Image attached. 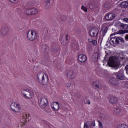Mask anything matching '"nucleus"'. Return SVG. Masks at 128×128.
Returning a JSON list of instances; mask_svg holds the SVG:
<instances>
[{"label": "nucleus", "instance_id": "nucleus-32", "mask_svg": "<svg viewBox=\"0 0 128 128\" xmlns=\"http://www.w3.org/2000/svg\"><path fill=\"white\" fill-rule=\"evenodd\" d=\"M98 122L99 128H102V122H100V120H98Z\"/></svg>", "mask_w": 128, "mask_h": 128}, {"label": "nucleus", "instance_id": "nucleus-35", "mask_svg": "<svg viewBox=\"0 0 128 128\" xmlns=\"http://www.w3.org/2000/svg\"><path fill=\"white\" fill-rule=\"evenodd\" d=\"M66 86L68 88H70V86H72V84L70 83H68L66 84Z\"/></svg>", "mask_w": 128, "mask_h": 128}, {"label": "nucleus", "instance_id": "nucleus-36", "mask_svg": "<svg viewBox=\"0 0 128 128\" xmlns=\"http://www.w3.org/2000/svg\"><path fill=\"white\" fill-rule=\"evenodd\" d=\"M93 40H94V39H92V38H88V42H92Z\"/></svg>", "mask_w": 128, "mask_h": 128}, {"label": "nucleus", "instance_id": "nucleus-13", "mask_svg": "<svg viewBox=\"0 0 128 128\" xmlns=\"http://www.w3.org/2000/svg\"><path fill=\"white\" fill-rule=\"evenodd\" d=\"M67 76L70 78V80H72V78H76V73L72 70H70L67 73Z\"/></svg>", "mask_w": 128, "mask_h": 128}, {"label": "nucleus", "instance_id": "nucleus-19", "mask_svg": "<svg viewBox=\"0 0 128 128\" xmlns=\"http://www.w3.org/2000/svg\"><path fill=\"white\" fill-rule=\"evenodd\" d=\"M8 28H6L4 27H2L1 30V34L3 36H4L6 34H8Z\"/></svg>", "mask_w": 128, "mask_h": 128}, {"label": "nucleus", "instance_id": "nucleus-18", "mask_svg": "<svg viewBox=\"0 0 128 128\" xmlns=\"http://www.w3.org/2000/svg\"><path fill=\"white\" fill-rule=\"evenodd\" d=\"M120 8H128V1H124L120 3Z\"/></svg>", "mask_w": 128, "mask_h": 128}, {"label": "nucleus", "instance_id": "nucleus-3", "mask_svg": "<svg viewBox=\"0 0 128 128\" xmlns=\"http://www.w3.org/2000/svg\"><path fill=\"white\" fill-rule=\"evenodd\" d=\"M108 64L110 68H118V66H120V62L116 61V58L114 56H111L109 58Z\"/></svg>", "mask_w": 128, "mask_h": 128}, {"label": "nucleus", "instance_id": "nucleus-9", "mask_svg": "<svg viewBox=\"0 0 128 128\" xmlns=\"http://www.w3.org/2000/svg\"><path fill=\"white\" fill-rule=\"evenodd\" d=\"M100 32V30L97 28H92L90 32V36L92 38H98V33Z\"/></svg>", "mask_w": 128, "mask_h": 128}, {"label": "nucleus", "instance_id": "nucleus-15", "mask_svg": "<svg viewBox=\"0 0 128 128\" xmlns=\"http://www.w3.org/2000/svg\"><path fill=\"white\" fill-rule=\"evenodd\" d=\"M116 78L118 80H122L124 78V71L122 70H120L116 74Z\"/></svg>", "mask_w": 128, "mask_h": 128}, {"label": "nucleus", "instance_id": "nucleus-24", "mask_svg": "<svg viewBox=\"0 0 128 128\" xmlns=\"http://www.w3.org/2000/svg\"><path fill=\"white\" fill-rule=\"evenodd\" d=\"M114 112L116 114H120V107L116 108L114 110Z\"/></svg>", "mask_w": 128, "mask_h": 128}, {"label": "nucleus", "instance_id": "nucleus-1", "mask_svg": "<svg viewBox=\"0 0 128 128\" xmlns=\"http://www.w3.org/2000/svg\"><path fill=\"white\" fill-rule=\"evenodd\" d=\"M38 105L40 108H44L46 112H50V108L48 106V100L46 97H42L38 101ZM47 106V107H46Z\"/></svg>", "mask_w": 128, "mask_h": 128}, {"label": "nucleus", "instance_id": "nucleus-14", "mask_svg": "<svg viewBox=\"0 0 128 128\" xmlns=\"http://www.w3.org/2000/svg\"><path fill=\"white\" fill-rule=\"evenodd\" d=\"M78 60L80 62H84L86 60V56L84 54H80L78 56Z\"/></svg>", "mask_w": 128, "mask_h": 128}, {"label": "nucleus", "instance_id": "nucleus-38", "mask_svg": "<svg viewBox=\"0 0 128 128\" xmlns=\"http://www.w3.org/2000/svg\"><path fill=\"white\" fill-rule=\"evenodd\" d=\"M125 87L128 88V82L125 83Z\"/></svg>", "mask_w": 128, "mask_h": 128}, {"label": "nucleus", "instance_id": "nucleus-46", "mask_svg": "<svg viewBox=\"0 0 128 128\" xmlns=\"http://www.w3.org/2000/svg\"><path fill=\"white\" fill-rule=\"evenodd\" d=\"M44 126H46V124H44Z\"/></svg>", "mask_w": 128, "mask_h": 128}, {"label": "nucleus", "instance_id": "nucleus-34", "mask_svg": "<svg viewBox=\"0 0 128 128\" xmlns=\"http://www.w3.org/2000/svg\"><path fill=\"white\" fill-rule=\"evenodd\" d=\"M32 10V9H28V10H26L25 12H26V14H27V16H28V12H30V11H28V10Z\"/></svg>", "mask_w": 128, "mask_h": 128}, {"label": "nucleus", "instance_id": "nucleus-12", "mask_svg": "<svg viewBox=\"0 0 128 128\" xmlns=\"http://www.w3.org/2000/svg\"><path fill=\"white\" fill-rule=\"evenodd\" d=\"M96 126V122L94 120L88 121L84 124V128H90L91 126Z\"/></svg>", "mask_w": 128, "mask_h": 128}, {"label": "nucleus", "instance_id": "nucleus-22", "mask_svg": "<svg viewBox=\"0 0 128 128\" xmlns=\"http://www.w3.org/2000/svg\"><path fill=\"white\" fill-rule=\"evenodd\" d=\"M110 102L111 104H116L118 102V98L116 97H112L110 99Z\"/></svg>", "mask_w": 128, "mask_h": 128}, {"label": "nucleus", "instance_id": "nucleus-30", "mask_svg": "<svg viewBox=\"0 0 128 128\" xmlns=\"http://www.w3.org/2000/svg\"><path fill=\"white\" fill-rule=\"evenodd\" d=\"M118 32L120 34H126L125 30H118Z\"/></svg>", "mask_w": 128, "mask_h": 128}, {"label": "nucleus", "instance_id": "nucleus-6", "mask_svg": "<svg viewBox=\"0 0 128 128\" xmlns=\"http://www.w3.org/2000/svg\"><path fill=\"white\" fill-rule=\"evenodd\" d=\"M28 118H30V114H24L22 119L20 120V124L18 126V128H19L20 126L21 128H24V126H26Z\"/></svg>", "mask_w": 128, "mask_h": 128}, {"label": "nucleus", "instance_id": "nucleus-20", "mask_svg": "<svg viewBox=\"0 0 128 128\" xmlns=\"http://www.w3.org/2000/svg\"><path fill=\"white\" fill-rule=\"evenodd\" d=\"M110 82L112 84H114L115 86H116L118 84V81L116 80V78H111L110 80Z\"/></svg>", "mask_w": 128, "mask_h": 128}, {"label": "nucleus", "instance_id": "nucleus-17", "mask_svg": "<svg viewBox=\"0 0 128 128\" xmlns=\"http://www.w3.org/2000/svg\"><path fill=\"white\" fill-rule=\"evenodd\" d=\"M28 12H30L27 13L28 16H30L31 14H36L38 12V10L36 8H31L30 10H28Z\"/></svg>", "mask_w": 128, "mask_h": 128}, {"label": "nucleus", "instance_id": "nucleus-41", "mask_svg": "<svg viewBox=\"0 0 128 128\" xmlns=\"http://www.w3.org/2000/svg\"><path fill=\"white\" fill-rule=\"evenodd\" d=\"M87 104H90V101H87Z\"/></svg>", "mask_w": 128, "mask_h": 128}, {"label": "nucleus", "instance_id": "nucleus-29", "mask_svg": "<svg viewBox=\"0 0 128 128\" xmlns=\"http://www.w3.org/2000/svg\"><path fill=\"white\" fill-rule=\"evenodd\" d=\"M66 20V16H62V18H60V19H58V20Z\"/></svg>", "mask_w": 128, "mask_h": 128}, {"label": "nucleus", "instance_id": "nucleus-39", "mask_svg": "<svg viewBox=\"0 0 128 128\" xmlns=\"http://www.w3.org/2000/svg\"><path fill=\"white\" fill-rule=\"evenodd\" d=\"M123 20H124V22H128V18H124L123 19Z\"/></svg>", "mask_w": 128, "mask_h": 128}, {"label": "nucleus", "instance_id": "nucleus-5", "mask_svg": "<svg viewBox=\"0 0 128 128\" xmlns=\"http://www.w3.org/2000/svg\"><path fill=\"white\" fill-rule=\"evenodd\" d=\"M111 44H118L120 42H124V39L122 37H112L110 40Z\"/></svg>", "mask_w": 128, "mask_h": 128}, {"label": "nucleus", "instance_id": "nucleus-33", "mask_svg": "<svg viewBox=\"0 0 128 128\" xmlns=\"http://www.w3.org/2000/svg\"><path fill=\"white\" fill-rule=\"evenodd\" d=\"M9 2H12V4H14L16 2H18V0H8Z\"/></svg>", "mask_w": 128, "mask_h": 128}, {"label": "nucleus", "instance_id": "nucleus-21", "mask_svg": "<svg viewBox=\"0 0 128 128\" xmlns=\"http://www.w3.org/2000/svg\"><path fill=\"white\" fill-rule=\"evenodd\" d=\"M52 2H54V0H46L45 4H46V8L50 6L52 4Z\"/></svg>", "mask_w": 128, "mask_h": 128}, {"label": "nucleus", "instance_id": "nucleus-45", "mask_svg": "<svg viewBox=\"0 0 128 128\" xmlns=\"http://www.w3.org/2000/svg\"><path fill=\"white\" fill-rule=\"evenodd\" d=\"M114 106H116V105H114Z\"/></svg>", "mask_w": 128, "mask_h": 128}, {"label": "nucleus", "instance_id": "nucleus-7", "mask_svg": "<svg viewBox=\"0 0 128 128\" xmlns=\"http://www.w3.org/2000/svg\"><path fill=\"white\" fill-rule=\"evenodd\" d=\"M27 38L29 40H34L38 38V34L34 30H30L27 34Z\"/></svg>", "mask_w": 128, "mask_h": 128}, {"label": "nucleus", "instance_id": "nucleus-28", "mask_svg": "<svg viewBox=\"0 0 128 128\" xmlns=\"http://www.w3.org/2000/svg\"><path fill=\"white\" fill-rule=\"evenodd\" d=\"M91 44H93V46H96L98 44V41L96 40H93Z\"/></svg>", "mask_w": 128, "mask_h": 128}, {"label": "nucleus", "instance_id": "nucleus-16", "mask_svg": "<svg viewBox=\"0 0 128 128\" xmlns=\"http://www.w3.org/2000/svg\"><path fill=\"white\" fill-rule=\"evenodd\" d=\"M114 18H116V14H114L110 13L106 16L105 18L107 20H112Z\"/></svg>", "mask_w": 128, "mask_h": 128}, {"label": "nucleus", "instance_id": "nucleus-8", "mask_svg": "<svg viewBox=\"0 0 128 128\" xmlns=\"http://www.w3.org/2000/svg\"><path fill=\"white\" fill-rule=\"evenodd\" d=\"M10 109L14 112H20V105L18 103L12 102L10 106Z\"/></svg>", "mask_w": 128, "mask_h": 128}, {"label": "nucleus", "instance_id": "nucleus-25", "mask_svg": "<svg viewBox=\"0 0 128 128\" xmlns=\"http://www.w3.org/2000/svg\"><path fill=\"white\" fill-rule=\"evenodd\" d=\"M120 26L124 30H126V28H128V26L126 24H121Z\"/></svg>", "mask_w": 128, "mask_h": 128}, {"label": "nucleus", "instance_id": "nucleus-2", "mask_svg": "<svg viewBox=\"0 0 128 128\" xmlns=\"http://www.w3.org/2000/svg\"><path fill=\"white\" fill-rule=\"evenodd\" d=\"M37 78L40 84L46 86L48 82V76L44 72H40L37 74Z\"/></svg>", "mask_w": 128, "mask_h": 128}, {"label": "nucleus", "instance_id": "nucleus-10", "mask_svg": "<svg viewBox=\"0 0 128 128\" xmlns=\"http://www.w3.org/2000/svg\"><path fill=\"white\" fill-rule=\"evenodd\" d=\"M93 87L96 90H102V85L98 80L95 81L93 82Z\"/></svg>", "mask_w": 128, "mask_h": 128}, {"label": "nucleus", "instance_id": "nucleus-43", "mask_svg": "<svg viewBox=\"0 0 128 128\" xmlns=\"http://www.w3.org/2000/svg\"><path fill=\"white\" fill-rule=\"evenodd\" d=\"M46 50H48V48H46V49H44V50L46 52Z\"/></svg>", "mask_w": 128, "mask_h": 128}, {"label": "nucleus", "instance_id": "nucleus-23", "mask_svg": "<svg viewBox=\"0 0 128 128\" xmlns=\"http://www.w3.org/2000/svg\"><path fill=\"white\" fill-rule=\"evenodd\" d=\"M106 32H108V28H106V27H104L103 28L102 30H101V32H100L102 33V34L104 36V34H106Z\"/></svg>", "mask_w": 128, "mask_h": 128}, {"label": "nucleus", "instance_id": "nucleus-27", "mask_svg": "<svg viewBox=\"0 0 128 128\" xmlns=\"http://www.w3.org/2000/svg\"><path fill=\"white\" fill-rule=\"evenodd\" d=\"M53 52H56L58 50V47L57 46H53L52 47Z\"/></svg>", "mask_w": 128, "mask_h": 128}, {"label": "nucleus", "instance_id": "nucleus-37", "mask_svg": "<svg viewBox=\"0 0 128 128\" xmlns=\"http://www.w3.org/2000/svg\"><path fill=\"white\" fill-rule=\"evenodd\" d=\"M125 40H126L127 42H128V34H126L125 36Z\"/></svg>", "mask_w": 128, "mask_h": 128}, {"label": "nucleus", "instance_id": "nucleus-31", "mask_svg": "<svg viewBox=\"0 0 128 128\" xmlns=\"http://www.w3.org/2000/svg\"><path fill=\"white\" fill-rule=\"evenodd\" d=\"M89 7L90 8H94V3H90Z\"/></svg>", "mask_w": 128, "mask_h": 128}, {"label": "nucleus", "instance_id": "nucleus-4", "mask_svg": "<svg viewBox=\"0 0 128 128\" xmlns=\"http://www.w3.org/2000/svg\"><path fill=\"white\" fill-rule=\"evenodd\" d=\"M22 94L26 98H32L34 96V92L30 91V90L28 88H23L22 90Z\"/></svg>", "mask_w": 128, "mask_h": 128}, {"label": "nucleus", "instance_id": "nucleus-11", "mask_svg": "<svg viewBox=\"0 0 128 128\" xmlns=\"http://www.w3.org/2000/svg\"><path fill=\"white\" fill-rule=\"evenodd\" d=\"M51 108L54 112L60 110V104L58 102H53L51 104Z\"/></svg>", "mask_w": 128, "mask_h": 128}, {"label": "nucleus", "instance_id": "nucleus-42", "mask_svg": "<svg viewBox=\"0 0 128 128\" xmlns=\"http://www.w3.org/2000/svg\"><path fill=\"white\" fill-rule=\"evenodd\" d=\"M125 34H128V30H125Z\"/></svg>", "mask_w": 128, "mask_h": 128}, {"label": "nucleus", "instance_id": "nucleus-40", "mask_svg": "<svg viewBox=\"0 0 128 128\" xmlns=\"http://www.w3.org/2000/svg\"><path fill=\"white\" fill-rule=\"evenodd\" d=\"M68 34H66V40H68Z\"/></svg>", "mask_w": 128, "mask_h": 128}, {"label": "nucleus", "instance_id": "nucleus-26", "mask_svg": "<svg viewBox=\"0 0 128 128\" xmlns=\"http://www.w3.org/2000/svg\"><path fill=\"white\" fill-rule=\"evenodd\" d=\"M81 9L82 10H84V12H88V8L84 6V5L82 6Z\"/></svg>", "mask_w": 128, "mask_h": 128}, {"label": "nucleus", "instance_id": "nucleus-44", "mask_svg": "<svg viewBox=\"0 0 128 128\" xmlns=\"http://www.w3.org/2000/svg\"><path fill=\"white\" fill-rule=\"evenodd\" d=\"M60 68V66L59 67H58V68Z\"/></svg>", "mask_w": 128, "mask_h": 128}]
</instances>
